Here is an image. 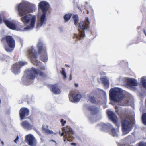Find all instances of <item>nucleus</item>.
Masks as SVG:
<instances>
[{"label": "nucleus", "mask_w": 146, "mask_h": 146, "mask_svg": "<svg viewBox=\"0 0 146 146\" xmlns=\"http://www.w3.org/2000/svg\"><path fill=\"white\" fill-rule=\"evenodd\" d=\"M21 125L26 129H30L32 128V126L26 121L21 123Z\"/></svg>", "instance_id": "nucleus-23"}, {"label": "nucleus", "mask_w": 146, "mask_h": 146, "mask_svg": "<svg viewBox=\"0 0 146 146\" xmlns=\"http://www.w3.org/2000/svg\"><path fill=\"white\" fill-rule=\"evenodd\" d=\"M50 88V91L54 94H58L60 93V89L57 84L51 85Z\"/></svg>", "instance_id": "nucleus-16"}, {"label": "nucleus", "mask_w": 146, "mask_h": 146, "mask_svg": "<svg viewBox=\"0 0 146 146\" xmlns=\"http://www.w3.org/2000/svg\"><path fill=\"white\" fill-rule=\"evenodd\" d=\"M65 141H66L65 139H64V142H65Z\"/></svg>", "instance_id": "nucleus-46"}, {"label": "nucleus", "mask_w": 146, "mask_h": 146, "mask_svg": "<svg viewBox=\"0 0 146 146\" xmlns=\"http://www.w3.org/2000/svg\"><path fill=\"white\" fill-rule=\"evenodd\" d=\"M115 109L116 113L121 118V119H127V118H125L127 116V111H119L118 109V107L117 106H115Z\"/></svg>", "instance_id": "nucleus-17"}, {"label": "nucleus", "mask_w": 146, "mask_h": 146, "mask_svg": "<svg viewBox=\"0 0 146 146\" xmlns=\"http://www.w3.org/2000/svg\"><path fill=\"white\" fill-rule=\"evenodd\" d=\"M127 104V101L126 100L125 102L124 103H122L121 104V105L122 106H125Z\"/></svg>", "instance_id": "nucleus-37"}, {"label": "nucleus", "mask_w": 146, "mask_h": 146, "mask_svg": "<svg viewBox=\"0 0 146 146\" xmlns=\"http://www.w3.org/2000/svg\"><path fill=\"white\" fill-rule=\"evenodd\" d=\"M143 32L144 33V34L145 35H146V32H145V30H144V29L143 30Z\"/></svg>", "instance_id": "nucleus-43"}, {"label": "nucleus", "mask_w": 146, "mask_h": 146, "mask_svg": "<svg viewBox=\"0 0 146 146\" xmlns=\"http://www.w3.org/2000/svg\"><path fill=\"white\" fill-rule=\"evenodd\" d=\"M19 137L17 135V136L16 138L15 139L14 141V142L16 143H17V142H18L19 140Z\"/></svg>", "instance_id": "nucleus-33"}, {"label": "nucleus", "mask_w": 146, "mask_h": 146, "mask_svg": "<svg viewBox=\"0 0 146 146\" xmlns=\"http://www.w3.org/2000/svg\"><path fill=\"white\" fill-rule=\"evenodd\" d=\"M103 129V130H106V129H111V134L113 136H117V135L118 130H115L113 128H112L111 125L110 124H108V125L103 124L102 125Z\"/></svg>", "instance_id": "nucleus-13"}, {"label": "nucleus", "mask_w": 146, "mask_h": 146, "mask_svg": "<svg viewBox=\"0 0 146 146\" xmlns=\"http://www.w3.org/2000/svg\"><path fill=\"white\" fill-rule=\"evenodd\" d=\"M17 9L19 16L21 17L20 19L24 25L28 24L31 21L30 25L25 27L24 29L27 30L33 28L35 23L36 17L34 16L31 18L29 15H27L33 12V5L29 3H21L18 5Z\"/></svg>", "instance_id": "nucleus-1"}, {"label": "nucleus", "mask_w": 146, "mask_h": 146, "mask_svg": "<svg viewBox=\"0 0 146 146\" xmlns=\"http://www.w3.org/2000/svg\"><path fill=\"white\" fill-rule=\"evenodd\" d=\"M110 120L114 123L116 124V125H117L118 123V119H110Z\"/></svg>", "instance_id": "nucleus-31"}, {"label": "nucleus", "mask_w": 146, "mask_h": 146, "mask_svg": "<svg viewBox=\"0 0 146 146\" xmlns=\"http://www.w3.org/2000/svg\"><path fill=\"white\" fill-rule=\"evenodd\" d=\"M45 70V67L44 66H41L38 69L32 67L26 71V77L27 79L32 80L35 79L38 75L41 77H44L46 76L44 72Z\"/></svg>", "instance_id": "nucleus-3"}, {"label": "nucleus", "mask_w": 146, "mask_h": 146, "mask_svg": "<svg viewBox=\"0 0 146 146\" xmlns=\"http://www.w3.org/2000/svg\"><path fill=\"white\" fill-rule=\"evenodd\" d=\"M3 20L2 19V18L1 17V15H0V24L2 23Z\"/></svg>", "instance_id": "nucleus-38"}, {"label": "nucleus", "mask_w": 146, "mask_h": 146, "mask_svg": "<svg viewBox=\"0 0 146 146\" xmlns=\"http://www.w3.org/2000/svg\"><path fill=\"white\" fill-rule=\"evenodd\" d=\"M75 86V87H77L78 86V85L76 83L74 84Z\"/></svg>", "instance_id": "nucleus-42"}, {"label": "nucleus", "mask_w": 146, "mask_h": 146, "mask_svg": "<svg viewBox=\"0 0 146 146\" xmlns=\"http://www.w3.org/2000/svg\"><path fill=\"white\" fill-rule=\"evenodd\" d=\"M51 141H52L54 142L55 143V145L56 146L57 145V144L56 143V142H55V141H54V140H51L50 141V142H51Z\"/></svg>", "instance_id": "nucleus-39"}, {"label": "nucleus", "mask_w": 146, "mask_h": 146, "mask_svg": "<svg viewBox=\"0 0 146 146\" xmlns=\"http://www.w3.org/2000/svg\"><path fill=\"white\" fill-rule=\"evenodd\" d=\"M40 59L41 60L44 62H46L48 60V56L47 52L45 53L40 54Z\"/></svg>", "instance_id": "nucleus-24"}, {"label": "nucleus", "mask_w": 146, "mask_h": 146, "mask_svg": "<svg viewBox=\"0 0 146 146\" xmlns=\"http://www.w3.org/2000/svg\"><path fill=\"white\" fill-rule=\"evenodd\" d=\"M107 115L109 119H117V117L115 113L110 110L106 111Z\"/></svg>", "instance_id": "nucleus-20"}, {"label": "nucleus", "mask_w": 146, "mask_h": 146, "mask_svg": "<svg viewBox=\"0 0 146 146\" xmlns=\"http://www.w3.org/2000/svg\"><path fill=\"white\" fill-rule=\"evenodd\" d=\"M109 96L112 100L118 102H121L125 97L122 90L117 87L110 89L109 91Z\"/></svg>", "instance_id": "nucleus-4"}, {"label": "nucleus", "mask_w": 146, "mask_h": 146, "mask_svg": "<svg viewBox=\"0 0 146 146\" xmlns=\"http://www.w3.org/2000/svg\"><path fill=\"white\" fill-rule=\"evenodd\" d=\"M71 15L70 14H66L64 16V18L65 22L68 21L71 18Z\"/></svg>", "instance_id": "nucleus-27"}, {"label": "nucleus", "mask_w": 146, "mask_h": 146, "mask_svg": "<svg viewBox=\"0 0 146 146\" xmlns=\"http://www.w3.org/2000/svg\"><path fill=\"white\" fill-rule=\"evenodd\" d=\"M142 84L143 87L146 89V79H143L142 80Z\"/></svg>", "instance_id": "nucleus-29"}, {"label": "nucleus", "mask_w": 146, "mask_h": 146, "mask_svg": "<svg viewBox=\"0 0 146 146\" xmlns=\"http://www.w3.org/2000/svg\"><path fill=\"white\" fill-rule=\"evenodd\" d=\"M142 121L145 125H146V119H142Z\"/></svg>", "instance_id": "nucleus-36"}, {"label": "nucleus", "mask_w": 146, "mask_h": 146, "mask_svg": "<svg viewBox=\"0 0 146 146\" xmlns=\"http://www.w3.org/2000/svg\"><path fill=\"white\" fill-rule=\"evenodd\" d=\"M60 133V131H59V133Z\"/></svg>", "instance_id": "nucleus-48"}, {"label": "nucleus", "mask_w": 146, "mask_h": 146, "mask_svg": "<svg viewBox=\"0 0 146 146\" xmlns=\"http://www.w3.org/2000/svg\"><path fill=\"white\" fill-rule=\"evenodd\" d=\"M3 21L6 25L9 28L15 30L16 29V25L13 22H11L6 19H3Z\"/></svg>", "instance_id": "nucleus-15"}, {"label": "nucleus", "mask_w": 146, "mask_h": 146, "mask_svg": "<svg viewBox=\"0 0 146 146\" xmlns=\"http://www.w3.org/2000/svg\"><path fill=\"white\" fill-rule=\"evenodd\" d=\"M122 122V130L124 134L129 133L134 123L133 119H123Z\"/></svg>", "instance_id": "nucleus-7"}, {"label": "nucleus", "mask_w": 146, "mask_h": 146, "mask_svg": "<svg viewBox=\"0 0 146 146\" xmlns=\"http://www.w3.org/2000/svg\"><path fill=\"white\" fill-rule=\"evenodd\" d=\"M71 144L73 146H76V144L74 143H71Z\"/></svg>", "instance_id": "nucleus-40"}, {"label": "nucleus", "mask_w": 146, "mask_h": 146, "mask_svg": "<svg viewBox=\"0 0 146 146\" xmlns=\"http://www.w3.org/2000/svg\"><path fill=\"white\" fill-rule=\"evenodd\" d=\"M62 130L63 132L61 133V136H63L64 135V137L66 139L69 137H72V135L73 134V132L69 127H67L66 130L64 127L62 128Z\"/></svg>", "instance_id": "nucleus-11"}, {"label": "nucleus", "mask_w": 146, "mask_h": 146, "mask_svg": "<svg viewBox=\"0 0 146 146\" xmlns=\"http://www.w3.org/2000/svg\"><path fill=\"white\" fill-rule=\"evenodd\" d=\"M69 99L72 102H79L82 96L80 94H76L74 90L71 91L69 94Z\"/></svg>", "instance_id": "nucleus-8"}, {"label": "nucleus", "mask_w": 146, "mask_h": 146, "mask_svg": "<svg viewBox=\"0 0 146 146\" xmlns=\"http://www.w3.org/2000/svg\"><path fill=\"white\" fill-rule=\"evenodd\" d=\"M128 85L131 87L137 86L138 85L137 80L133 79H128L127 80Z\"/></svg>", "instance_id": "nucleus-19"}, {"label": "nucleus", "mask_w": 146, "mask_h": 146, "mask_svg": "<svg viewBox=\"0 0 146 146\" xmlns=\"http://www.w3.org/2000/svg\"><path fill=\"white\" fill-rule=\"evenodd\" d=\"M72 17L74 20V24L75 25H76L79 21V19L78 15L75 14Z\"/></svg>", "instance_id": "nucleus-26"}, {"label": "nucleus", "mask_w": 146, "mask_h": 146, "mask_svg": "<svg viewBox=\"0 0 146 146\" xmlns=\"http://www.w3.org/2000/svg\"><path fill=\"white\" fill-rule=\"evenodd\" d=\"M72 79V75L70 74L69 76V80H70Z\"/></svg>", "instance_id": "nucleus-41"}, {"label": "nucleus", "mask_w": 146, "mask_h": 146, "mask_svg": "<svg viewBox=\"0 0 146 146\" xmlns=\"http://www.w3.org/2000/svg\"><path fill=\"white\" fill-rule=\"evenodd\" d=\"M89 19L87 17H86L84 21H80L78 24V27L80 29H78L79 35L74 34L73 38H76L78 40H80L81 38L84 37V30L89 29Z\"/></svg>", "instance_id": "nucleus-5"}, {"label": "nucleus", "mask_w": 146, "mask_h": 146, "mask_svg": "<svg viewBox=\"0 0 146 146\" xmlns=\"http://www.w3.org/2000/svg\"><path fill=\"white\" fill-rule=\"evenodd\" d=\"M46 127H45V125H43L42 126V128L43 130L47 134H52L53 132L51 130L48 129V125H46Z\"/></svg>", "instance_id": "nucleus-25"}, {"label": "nucleus", "mask_w": 146, "mask_h": 146, "mask_svg": "<svg viewBox=\"0 0 146 146\" xmlns=\"http://www.w3.org/2000/svg\"><path fill=\"white\" fill-rule=\"evenodd\" d=\"M100 80L102 82V84L104 86V88L105 89L108 88L110 86V82L108 78L105 76L104 77L101 78Z\"/></svg>", "instance_id": "nucleus-18"}, {"label": "nucleus", "mask_w": 146, "mask_h": 146, "mask_svg": "<svg viewBox=\"0 0 146 146\" xmlns=\"http://www.w3.org/2000/svg\"><path fill=\"white\" fill-rule=\"evenodd\" d=\"M139 146H146V143H140Z\"/></svg>", "instance_id": "nucleus-35"}, {"label": "nucleus", "mask_w": 146, "mask_h": 146, "mask_svg": "<svg viewBox=\"0 0 146 146\" xmlns=\"http://www.w3.org/2000/svg\"><path fill=\"white\" fill-rule=\"evenodd\" d=\"M46 13H42V14L40 16V26H42L43 24H45L46 22Z\"/></svg>", "instance_id": "nucleus-21"}, {"label": "nucleus", "mask_w": 146, "mask_h": 146, "mask_svg": "<svg viewBox=\"0 0 146 146\" xmlns=\"http://www.w3.org/2000/svg\"><path fill=\"white\" fill-rule=\"evenodd\" d=\"M60 122L62 126H64L65 124L66 123V121L64 120V119H61L60 121Z\"/></svg>", "instance_id": "nucleus-32"}, {"label": "nucleus", "mask_w": 146, "mask_h": 146, "mask_svg": "<svg viewBox=\"0 0 146 146\" xmlns=\"http://www.w3.org/2000/svg\"><path fill=\"white\" fill-rule=\"evenodd\" d=\"M25 141L30 146H36V140L31 134H29L25 136Z\"/></svg>", "instance_id": "nucleus-10"}, {"label": "nucleus", "mask_w": 146, "mask_h": 146, "mask_svg": "<svg viewBox=\"0 0 146 146\" xmlns=\"http://www.w3.org/2000/svg\"><path fill=\"white\" fill-rule=\"evenodd\" d=\"M29 110L27 108L23 107L20 110L19 112L20 119H24L25 117L28 116L29 114Z\"/></svg>", "instance_id": "nucleus-14"}, {"label": "nucleus", "mask_w": 146, "mask_h": 146, "mask_svg": "<svg viewBox=\"0 0 146 146\" xmlns=\"http://www.w3.org/2000/svg\"><path fill=\"white\" fill-rule=\"evenodd\" d=\"M141 119H146V113L143 114Z\"/></svg>", "instance_id": "nucleus-34"}, {"label": "nucleus", "mask_w": 146, "mask_h": 146, "mask_svg": "<svg viewBox=\"0 0 146 146\" xmlns=\"http://www.w3.org/2000/svg\"><path fill=\"white\" fill-rule=\"evenodd\" d=\"M36 47L37 48L38 53L34 48L31 47L28 50V57L34 65L37 66L40 65L41 63V62L37 59V54H45L47 52L46 47L41 41L38 42Z\"/></svg>", "instance_id": "nucleus-2"}, {"label": "nucleus", "mask_w": 146, "mask_h": 146, "mask_svg": "<svg viewBox=\"0 0 146 146\" xmlns=\"http://www.w3.org/2000/svg\"><path fill=\"white\" fill-rule=\"evenodd\" d=\"M61 74L63 76L64 79H66V75L65 73L64 69L62 68V70L61 72Z\"/></svg>", "instance_id": "nucleus-30"}, {"label": "nucleus", "mask_w": 146, "mask_h": 146, "mask_svg": "<svg viewBox=\"0 0 146 146\" xmlns=\"http://www.w3.org/2000/svg\"><path fill=\"white\" fill-rule=\"evenodd\" d=\"M88 13H89L88 11H87V14H88Z\"/></svg>", "instance_id": "nucleus-47"}, {"label": "nucleus", "mask_w": 146, "mask_h": 146, "mask_svg": "<svg viewBox=\"0 0 146 146\" xmlns=\"http://www.w3.org/2000/svg\"><path fill=\"white\" fill-rule=\"evenodd\" d=\"M65 66H67V67H69V66H68V65H66H66H65Z\"/></svg>", "instance_id": "nucleus-45"}, {"label": "nucleus", "mask_w": 146, "mask_h": 146, "mask_svg": "<svg viewBox=\"0 0 146 146\" xmlns=\"http://www.w3.org/2000/svg\"><path fill=\"white\" fill-rule=\"evenodd\" d=\"M25 64L26 63L23 62H17L12 66L11 70L14 74H17L20 72V68Z\"/></svg>", "instance_id": "nucleus-9"}, {"label": "nucleus", "mask_w": 146, "mask_h": 146, "mask_svg": "<svg viewBox=\"0 0 146 146\" xmlns=\"http://www.w3.org/2000/svg\"><path fill=\"white\" fill-rule=\"evenodd\" d=\"M1 41L2 42H5L7 44L4 45V48L6 51L11 52L13 50L15 46V42L12 36H5L1 38Z\"/></svg>", "instance_id": "nucleus-6"}, {"label": "nucleus", "mask_w": 146, "mask_h": 146, "mask_svg": "<svg viewBox=\"0 0 146 146\" xmlns=\"http://www.w3.org/2000/svg\"><path fill=\"white\" fill-rule=\"evenodd\" d=\"M1 143H2V145H4V143L3 142V141H1Z\"/></svg>", "instance_id": "nucleus-44"}, {"label": "nucleus", "mask_w": 146, "mask_h": 146, "mask_svg": "<svg viewBox=\"0 0 146 146\" xmlns=\"http://www.w3.org/2000/svg\"><path fill=\"white\" fill-rule=\"evenodd\" d=\"M88 109L90 111H91L94 114L97 113L99 111L97 108L94 106H89Z\"/></svg>", "instance_id": "nucleus-22"}, {"label": "nucleus", "mask_w": 146, "mask_h": 146, "mask_svg": "<svg viewBox=\"0 0 146 146\" xmlns=\"http://www.w3.org/2000/svg\"><path fill=\"white\" fill-rule=\"evenodd\" d=\"M89 100L92 103H95L96 102L95 98L94 96H90L89 97Z\"/></svg>", "instance_id": "nucleus-28"}, {"label": "nucleus", "mask_w": 146, "mask_h": 146, "mask_svg": "<svg viewBox=\"0 0 146 146\" xmlns=\"http://www.w3.org/2000/svg\"><path fill=\"white\" fill-rule=\"evenodd\" d=\"M38 7L41 9L42 13H47L49 8V5L47 2L42 1L39 3Z\"/></svg>", "instance_id": "nucleus-12"}]
</instances>
